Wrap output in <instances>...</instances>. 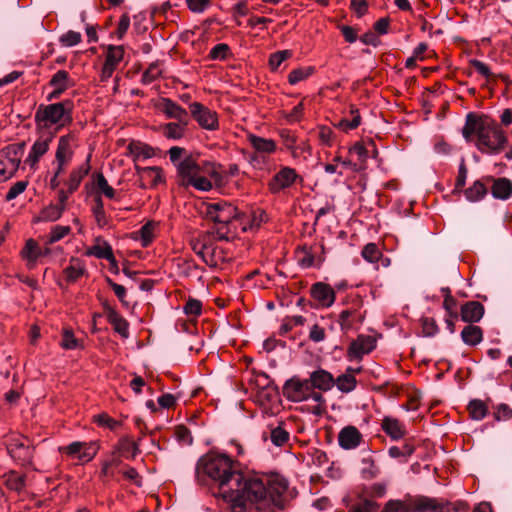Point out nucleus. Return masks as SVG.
Here are the masks:
<instances>
[{"instance_id":"f257e3e1","label":"nucleus","mask_w":512,"mask_h":512,"mask_svg":"<svg viewBox=\"0 0 512 512\" xmlns=\"http://www.w3.org/2000/svg\"><path fill=\"white\" fill-rule=\"evenodd\" d=\"M230 491L223 500L232 512H276L283 509V497L288 489V482L279 475L260 476L252 473H239Z\"/></svg>"},{"instance_id":"f03ea898","label":"nucleus","mask_w":512,"mask_h":512,"mask_svg":"<svg viewBox=\"0 0 512 512\" xmlns=\"http://www.w3.org/2000/svg\"><path fill=\"white\" fill-rule=\"evenodd\" d=\"M199 478L207 476L219 487L218 496L224 500L236 479L240 470L237 462L226 454L210 452L202 456L196 467Z\"/></svg>"},{"instance_id":"7ed1b4c3","label":"nucleus","mask_w":512,"mask_h":512,"mask_svg":"<svg viewBox=\"0 0 512 512\" xmlns=\"http://www.w3.org/2000/svg\"><path fill=\"white\" fill-rule=\"evenodd\" d=\"M73 108L74 103L69 99L56 103L40 104L34 116L36 127L40 129L55 127L58 131L70 125L73 121Z\"/></svg>"},{"instance_id":"20e7f679","label":"nucleus","mask_w":512,"mask_h":512,"mask_svg":"<svg viewBox=\"0 0 512 512\" xmlns=\"http://www.w3.org/2000/svg\"><path fill=\"white\" fill-rule=\"evenodd\" d=\"M206 215L219 226L215 233L218 240L230 241L235 237L236 229H232L231 225L239 216L237 208L226 201L209 203L206 207Z\"/></svg>"},{"instance_id":"39448f33","label":"nucleus","mask_w":512,"mask_h":512,"mask_svg":"<svg viewBox=\"0 0 512 512\" xmlns=\"http://www.w3.org/2000/svg\"><path fill=\"white\" fill-rule=\"evenodd\" d=\"M218 239L216 233H199L193 235L189 240V245L196 255L210 267H218L227 262L228 258L225 251L219 247L215 240Z\"/></svg>"},{"instance_id":"423d86ee","label":"nucleus","mask_w":512,"mask_h":512,"mask_svg":"<svg viewBox=\"0 0 512 512\" xmlns=\"http://www.w3.org/2000/svg\"><path fill=\"white\" fill-rule=\"evenodd\" d=\"M507 137L497 123L487 122L475 143L478 150L486 154H499L507 144Z\"/></svg>"},{"instance_id":"0eeeda50","label":"nucleus","mask_w":512,"mask_h":512,"mask_svg":"<svg viewBox=\"0 0 512 512\" xmlns=\"http://www.w3.org/2000/svg\"><path fill=\"white\" fill-rule=\"evenodd\" d=\"M5 445L8 454L22 466L32 464L34 446L32 442L21 434H11L6 437Z\"/></svg>"},{"instance_id":"6e6552de","label":"nucleus","mask_w":512,"mask_h":512,"mask_svg":"<svg viewBox=\"0 0 512 512\" xmlns=\"http://www.w3.org/2000/svg\"><path fill=\"white\" fill-rule=\"evenodd\" d=\"M98 450L99 445L95 441H74L67 446L59 447L60 453L72 459H77L81 464L92 461L97 455Z\"/></svg>"},{"instance_id":"1a4fd4ad","label":"nucleus","mask_w":512,"mask_h":512,"mask_svg":"<svg viewBox=\"0 0 512 512\" xmlns=\"http://www.w3.org/2000/svg\"><path fill=\"white\" fill-rule=\"evenodd\" d=\"M192 119L206 131L219 129L218 113L200 102H192L188 106Z\"/></svg>"},{"instance_id":"9d476101","label":"nucleus","mask_w":512,"mask_h":512,"mask_svg":"<svg viewBox=\"0 0 512 512\" xmlns=\"http://www.w3.org/2000/svg\"><path fill=\"white\" fill-rule=\"evenodd\" d=\"M298 180L302 181V177L294 168L283 166L267 182V188L271 194H279L291 188Z\"/></svg>"},{"instance_id":"9b49d317","label":"nucleus","mask_w":512,"mask_h":512,"mask_svg":"<svg viewBox=\"0 0 512 512\" xmlns=\"http://www.w3.org/2000/svg\"><path fill=\"white\" fill-rule=\"evenodd\" d=\"M124 48L121 45H109L105 52V61L100 73V81L107 82L124 59Z\"/></svg>"},{"instance_id":"f8f14e48","label":"nucleus","mask_w":512,"mask_h":512,"mask_svg":"<svg viewBox=\"0 0 512 512\" xmlns=\"http://www.w3.org/2000/svg\"><path fill=\"white\" fill-rule=\"evenodd\" d=\"M311 385L306 380H300L299 378H291L286 381L283 392L285 397L293 402L307 401V394L310 391Z\"/></svg>"},{"instance_id":"ddd939ff","label":"nucleus","mask_w":512,"mask_h":512,"mask_svg":"<svg viewBox=\"0 0 512 512\" xmlns=\"http://www.w3.org/2000/svg\"><path fill=\"white\" fill-rule=\"evenodd\" d=\"M155 108L163 113L167 119L176 121L189 120L188 112L185 108L168 97H161L155 103Z\"/></svg>"},{"instance_id":"4468645a","label":"nucleus","mask_w":512,"mask_h":512,"mask_svg":"<svg viewBox=\"0 0 512 512\" xmlns=\"http://www.w3.org/2000/svg\"><path fill=\"white\" fill-rule=\"evenodd\" d=\"M376 347V340L372 336L359 335L348 347L347 358L360 361L364 355L369 354Z\"/></svg>"},{"instance_id":"2eb2a0df","label":"nucleus","mask_w":512,"mask_h":512,"mask_svg":"<svg viewBox=\"0 0 512 512\" xmlns=\"http://www.w3.org/2000/svg\"><path fill=\"white\" fill-rule=\"evenodd\" d=\"M178 184L182 187H189V183H192V179L201 173V166L192 157H186L182 161L176 164Z\"/></svg>"},{"instance_id":"dca6fc26","label":"nucleus","mask_w":512,"mask_h":512,"mask_svg":"<svg viewBox=\"0 0 512 512\" xmlns=\"http://www.w3.org/2000/svg\"><path fill=\"white\" fill-rule=\"evenodd\" d=\"M75 85L74 80L65 70H58L50 79L49 86L53 90L47 95V100L52 101L60 98V96L69 88Z\"/></svg>"},{"instance_id":"f3484780","label":"nucleus","mask_w":512,"mask_h":512,"mask_svg":"<svg viewBox=\"0 0 512 512\" xmlns=\"http://www.w3.org/2000/svg\"><path fill=\"white\" fill-rule=\"evenodd\" d=\"M77 146L78 136L75 132H69L61 136L58 140L55 161L70 163L73 158L74 148Z\"/></svg>"},{"instance_id":"a211bd4d","label":"nucleus","mask_w":512,"mask_h":512,"mask_svg":"<svg viewBox=\"0 0 512 512\" xmlns=\"http://www.w3.org/2000/svg\"><path fill=\"white\" fill-rule=\"evenodd\" d=\"M363 443V435L356 426L343 427L338 434V444L344 450H354Z\"/></svg>"},{"instance_id":"6ab92c4d","label":"nucleus","mask_w":512,"mask_h":512,"mask_svg":"<svg viewBox=\"0 0 512 512\" xmlns=\"http://www.w3.org/2000/svg\"><path fill=\"white\" fill-rule=\"evenodd\" d=\"M311 297L324 308L331 307L336 299V294L333 288L324 282H316L310 289Z\"/></svg>"},{"instance_id":"aec40b11","label":"nucleus","mask_w":512,"mask_h":512,"mask_svg":"<svg viewBox=\"0 0 512 512\" xmlns=\"http://www.w3.org/2000/svg\"><path fill=\"white\" fill-rule=\"evenodd\" d=\"M317 250H320L321 253H324V245L321 244L319 246H303L297 250V260L298 264L303 268H310L313 266H320L324 257L319 256L316 257Z\"/></svg>"},{"instance_id":"412c9836","label":"nucleus","mask_w":512,"mask_h":512,"mask_svg":"<svg viewBox=\"0 0 512 512\" xmlns=\"http://www.w3.org/2000/svg\"><path fill=\"white\" fill-rule=\"evenodd\" d=\"M135 169L143 187H156L165 181L163 171L160 167L136 166Z\"/></svg>"},{"instance_id":"4be33fe9","label":"nucleus","mask_w":512,"mask_h":512,"mask_svg":"<svg viewBox=\"0 0 512 512\" xmlns=\"http://www.w3.org/2000/svg\"><path fill=\"white\" fill-rule=\"evenodd\" d=\"M16 145H8L0 150V162L10 178L15 174L20 165V157Z\"/></svg>"},{"instance_id":"5701e85b","label":"nucleus","mask_w":512,"mask_h":512,"mask_svg":"<svg viewBox=\"0 0 512 512\" xmlns=\"http://www.w3.org/2000/svg\"><path fill=\"white\" fill-rule=\"evenodd\" d=\"M308 381L312 388L327 392L333 388L335 378L330 372L324 369H318L310 374Z\"/></svg>"},{"instance_id":"b1692460","label":"nucleus","mask_w":512,"mask_h":512,"mask_svg":"<svg viewBox=\"0 0 512 512\" xmlns=\"http://www.w3.org/2000/svg\"><path fill=\"white\" fill-rule=\"evenodd\" d=\"M108 322L113 326L115 332L121 337H129V323L114 308L106 305L104 307Z\"/></svg>"},{"instance_id":"393cba45","label":"nucleus","mask_w":512,"mask_h":512,"mask_svg":"<svg viewBox=\"0 0 512 512\" xmlns=\"http://www.w3.org/2000/svg\"><path fill=\"white\" fill-rule=\"evenodd\" d=\"M189 120L168 122L160 126L161 134L169 140L182 139L187 131Z\"/></svg>"},{"instance_id":"a878e982","label":"nucleus","mask_w":512,"mask_h":512,"mask_svg":"<svg viewBox=\"0 0 512 512\" xmlns=\"http://www.w3.org/2000/svg\"><path fill=\"white\" fill-rule=\"evenodd\" d=\"M52 139L53 136L37 139L30 149L26 158V163L31 167H34L38 163L39 159L48 151Z\"/></svg>"},{"instance_id":"bb28decb","label":"nucleus","mask_w":512,"mask_h":512,"mask_svg":"<svg viewBox=\"0 0 512 512\" xmlns=\"http://www.w3.org/2000/svg\"><path fill=\"white\" fill-rule=\"evenodd\" d=\"M85 254L98 259H113V249L111 245L101 236L94 239V244L86 250Z\"/></svg>"},{"instance_id":"cd10ccee","label":"nucleus","mask_w":512,"mask_h":512,"mask_svg":"<svg viewBox=\"0 0 512 512\" xmlns=\"http://www.w3.org/2000/svg\"><path fill=\"white\" fill-rule=\"evenodd\" d=\"M484 315V306L477 301H470L461 307V319L467 323H475Z\"/></svg>"},{"instance_id":"c85d7f7f","label":"nucleus","mask_w":512,"mask_h":512,"mask_svg":"<svg viewBox=\"0 0 512 512\" xmlns=\"http://www.w3.org/2000/svg\"><path fill=\"white\" fill-rule=\"evenodd\" d=\"M90 156H88L85 163L81 164L80 166L74 168L70 175L69 179L66 182V185L68 187L69 193L75 192L79 186L84 177L89 173L90 171Z\"/></svg>"},{"instance_id":"c756f323","label":"nucleus","mask_w":512,"mask_h":512,"mask_svg":"<svg viewBox=\"0 0 512 512\" xmlns=\"http://www.w3.org/2000/svg\"><path fill=\"white\" fill-rule=\"evenodd\" d=\"M21 256L27 262V267L33 269L36 261L42 257V248L39 247L35 240L29 239L21 251Z\"/></svg>"},{"instance_id":"7c9ffc66","label":"nucleus","mask_w":512,"mask_h":512,"mask_svg":"<svg viewBox=\"0 0 512 512\" xmlns=\"http://www.w3.org/2000/svg\"><path fill=\"white\" fill-rule=\"evenodd\" d=\"M491 194L495 199H509L512 196V181L504 177L494 179Z\"/></svg>"},{"instance_id":"2f4dec72","label":"nucleus","mask_w":512,"mask_h":512,"mask_svg":"<svg viewBox=\"0 0 512 512\" xmlns=\"http://www.w3.org/2000/svg\"><path fill=\"white\" fill-rule=\"evenodd\" d=\"M487 122L475 117L473 114H468L465 125L462 129L463 137L466 141H471L472 136L476 135L477 138L480 135L481 129Z\"/></svg>"},{"instance_id":"473e14b6","label":"nucleus","mask_w":512,"mask_h":512,"mask_svg":"<svg viewBox=\"0 0 512 512\" xmlns=\"http://www.w3.org/2000/svg\"><path fill=\"white\" fill-rule=\"evenodd\" d=\"M383 431L394 440H398L405 435L404 425L396 418L385 417L382 420Z\"/></svg>"},{"instance_id":"72a5a7b5","label":"nucleus","mask_w":512,"mask_h":512,"mask_svg":"<svg viewBox=\"0 0 512 512\" xmlns=\"http://www.w3.org/2000/svg\"><path fill=\"white\" fill-rule=\"evenodd\" d=\"M250 145L259 153L272 154L276 151V143L272 139L263 138L254 134L248 136Z\"/></svg>"},{"instance_id":"f704fd0d","label":"nucleus","mask_w":512,"mask_h":512,"mask_svg":"<svg viewBox=\"0 0 512 512\" xmlns=\"http://www.w3.org/2000/svg\"><path fill=\"white\" fill-rule=\"evenodd\" d=\"M120 464L121 459L114 455L103 460L101 462L100 478L104 482L114 479L116 476V470L120 467Z\"/></svg>"},{"instance_id":"c9c22d12","label":"nucleus","mask_w":512,"mask_h":512,"mask_svg":"<svg viewBox=\"0 0 512 512\" xmlns=\"http://www.w3.org/2000/svg\"><path fill=\"white\" fill-rule=\"evenodd\" d=\"M86 273V266L78 258H71L69 265L64 269V274L69 282H75Z\"/></svg>"},{"instance_id":"e433bc0d","label":"nucleus","mask_w":512,"mask_h":512,"mask_svg":"<svg viewBox=\"0 0 512 512\" xmlns=\"http://www.w3.org/2000/svg\"><path fill=\"white\" fill-rule=\"evenodd\" d=\"M461 339L466 345L475 346L483 339V332L479 326L467 325L461 331Z\"/></svg>"},{"instance_id":"4c0bfd02","label":"nucleus","mask_w":512,"mask_h":512,"mask_svg":"<svg viewBox=\"0 0 512 512\" xmlns=\"http://www.w3.org/2000/svg\"><path fill=\"white\" fill-rule=\"evenodd\" d=\"M5 486L15 492H21L25 488V475H20L15 471H9L3 475Z\"/></svg>"},{"instance_id":"58836bf2","label":"nucleus","mask_w":512,"mask_h":512,"mask_svg":"<svg viewBox=\"0 0 512 512\" xmlns=\"http://www.w3.org/2000/svg\"><path fill=\"white\" fill-rule=\"evenodd\" d=\"M465 197L470 202H477L482 200L487 194V188L480 180H476L464 192Z\"/></svg>"},{"instance_id":"ea45409f","label":"nucleus","mask_w":512,"mask_h":512,"mask_svg":"<svg viewBox=\"0 0 512 512\" xmlns=\"http://www.w3.org/2000/svg\"><path fill=\"white\" fill-rule=\"evenodd\" d=\"M95 222L99 228H105L109 225V218L105 213L104 204L101 196L95 198V205L92 208Z\"/></svg>"},{"instance_id":"a19ab883","label":"nucleus","mask_w":512,"mask_h":512,"mask_svg":"<svg viewBox=\"0 0 512 512\" xmlns=\"http://www.w3.org/2000/svg\"><path fill=\"white\" fill-rule=\"evenodd\" d=\"M337 389L341 391L342 393H349L353 391L357 386V380L354 375L350 373H345L342 375H339L335 379V383Z\"/></svg>"},{"instance_id":"79ce46f5","label":"nucleus","mask_w":512,"mask_h":512,"mask_svg":"<svg viewBox=\"0 0 512 512\" xmlns=\"http://www.w3.org/2000/svg\"><path fill=\"white\" fill-rule=\"evenodd\" d=\"M348 153L350 157L355 156L357 158V161L355 162L362 165L361 170L366 168V162L369 157V150L364 144L360 142L355 143L352 147H350Z\"/></svg>"},{"instance_id":"37998d69","label":"nucleus","mask_w":512,"mask_h":512,"mask_svg":"<svg viewBox=\"0 0 512 512\" xmlns=\"http://www.w3.org/2000/svg\"><path fill=\"white\" fill-rule=\"evenodd\" d=\"M351 119H342L338 127L345 132L356 129L361 124V116L359 110L354 106H350Z\"/></svg>"},{"instance_id":"c03bdc74","label":"nucleus","mask_w":512,"mask_h":512,"mask_svg":"<svg viewBox=\"0 0 512 512\" xmlns=\"http://www.w3.org/2000/svg\"><path fill=\"white\" fill-rule=\"evenodd\" d=\"M313 73L314 68L312 66L294 69L288 75V82L291 85H296L297 83L310 77Z\"/></svg>"},{"instance_id":"a18cd8bd","label":"nucleus","mask_w":512,"mask_h":512,"mask_svg":"<svg viewBox=\"0 0 512 512\" xmlns=\"http://www.w3.org/2000/svg\"><path fill=\"white\" fill-rule=\"evenodd\" d=\"M289 432L282 425L271 428L270 439L275 446H282L289 440Z\"/></svg>"},{"instance_id":"49530a36","label":"nucleus","mask_w":512,"mask_h":512,"mask_svg":"<svg viewBox=\"0 0 512 512\" xmlns=\"http://www.w3.org/2000/svg\"><path fill=\"white\" fill-rule=\"evenodd\" d=\"M156 223L149 221L139 231L142 247H147L155 237Z\"/></svg>"},{"instance_id":"de8ad7c7","label":"nucleus","mask_w":512,"mask_h":512,"mask_svg":"<svg viewBox=\"0 0 512 512\" xmlns=\"http://www.w3.org/2000/svg\"><path fill=\"white\" fill-rule=\"evenodd\" d=\"M63 212L62 206L50 204L41 211L40 218L43 221H56L62 216Z\"/></svg>"},{"instance_id":"09e8293b","label":"nucleus","mask_w":512,"mask_h":512,"mask_svg":"<svg viewBox=\"0 0 512 512\" xmlns=\"http://www.w3.org/2000/svg\"><path fill=\"white\" fill-rule=\"evenodd\" d=\"M468 410L474 420H482L487 414V406L481 400H472L468 405Z\"/></svg>"},{"instance_id":"8fccbe9b","label":"nucleus","mask_w":512,"mask_h":512,"mask_svg":"<svg viewBox=\"0 0 512 512\" xmlns=\"http://www.w3.org/2000/svg\"><path fill=\"white\" fill-rule=\"evenodd\" d=\"M361 255L366 261L376 263L381 258L382 253L375 243H368L362 249Z\"/></svg>"},{"instance_id":"3c124183","label":"nucleus","mask_w":512,"mask_h":512,"mask_svg":"<svg viewBox=\"0 0 512 512\" xmlns=\"http://www.w3.org/2000/svg\"><path fill=\"white\" fill-rule=\"evenodd\" d=\"M292 56V51L290 50H282L277 51L270 55L269 58V67L272 71H276L280 65L287 59Z\"/></svg>"},{"instance_id":"603ef678","label":"nucleus","mask_w":512,"mask_h":512,"mask_svg":"<svg viewBox=\"0 0 512 512\" xmlns=\"http://www.w3.org/2000/svg\"><path fill=\"white\" fill-rule=\"evenodd\" d=\"M82 40L81 33L69 30L62 34L59 38V42L63 47H73L78 45Z\"/></svg>"},{"instance_id":"864d4df0","label":"nucleus","mask_w":512,"mask_h":512,"mask_svg":"<svg viewBox=\"0 0 512 512\" xmlns=\"http://www.w3.org/2000/svg\"><path fill=\"white\" fill-rule=\"evenodd\" d=\"M94 422L97 425L109 428L110 430H116L121 425L119 421H116L106 413L95 415Z\"/></svg>"},{"instance_id":"5fc2aeb1","label":"nucleus","mask_w":512,"mask_h":512,"mask_svg":"<svg viewBox=\"0 0 512 512\" xmlns=\"http://www.w3.org/2000/svg\"><path fill=\"white\" fill-rule=\"evenodd\" d=\"M70 231H71V228L69 226H62V225L53 226L50 231V234H49L48 243L53 244L55 242L60 241L65 236H67L70 233Z\"/></svg>"},{"instance_id":"6e6d98bb","label":"nucleus","mask_w":512,"mask_h":512,"mask_svg":"<svg viewBox=\"0 0 512 512\" xmlns=\"http://www.w3.org/2000/svg\"><path fill=\"white\" fill-rule=\"evenodd\" d=\"M129 147L136 158L148 159L154 155L153 149L148 145L138 143L130 144Z\"/></svg>"},{"instance_id":"4d7b16f0","label":"nucleus","mask_w":512,"mask_h":512,"mask_svg":"<svg viewBox=\"0 0 512 512\" xmlns=\"http://www.w3.org/2000/svg\"><path fill=\"white\" fill-rule=\"evenodd\" d=\"M97 188L108 198L112 199L115 196L114 189L108 184V181L102 173L96 175Z\"/></svg>"},{"instance_id":"13d9d810","label":"nucleus","mask_w":512,"mask_h":512,"mask_svg":"<svg viewBox=\"0 0 512 512\" xmlns=\"http://www.w3.org/2000/svg\"><path fill=\"white\" fill-rule=\"evenodd\" d=\"M355 314L354 310L346 309L341 311L338 318V323L342 331L347 332L353 327L352 316Z\"/></svg>"},{"instance_id":"bf43d9fd","label":"nucleus","mask_w":512,"mask_h":512,"mask_svg":"<svg viewBox=\"0 0 512 512\" xmlns=\"http://www.w3.org/2000/svg\"><path fill=\"white\" fill-rule=\"evenodd\" d=\"M200 166H201V173L203 172L215 180L220 179L221 165H219L215 162L204 161V162H202V164H200Z\"/></svg>"},{"instance_id":"052dcab7","label":"nucleus","mask_w":512,"mask_h":512,"mask_svg":"<svg viewBox=\"0 0 512 512\" xmlns=\"http://www.w3.org/2000/svg\"><path fill=\"white\" fill-rule=\"evenodd\" d=\"M378 504L370 499H363L356 505H354L350 512H376L378 509Z\"/></svg>"},{"instance_id":"680f3d73","label":"nucleus","mask_w":512,"mask_h":512,"mask_svg":"<svg viewBox=\"0 0 512 512\" xmlns=\"http://www.w3.org/2000/svg\"><path fill=\"white\" fill-rule=\"evenodd\" d=\"M189 186H192L199 191L206 192L212 189V182L205 176H202L201 173H198L192 179V183H189Z\"/></svg>"},{"instance_id":"e2e57ef3","label":"nucleus","mask_w":512,"mask_h":512,"mask_svg":"<svg viewBox=\"0 0 512 512\" xmlns=\"http://www.w3.org/2000/svg\"><path fill=\"white\" fill-rule=\"evenodd\" d=\"M185 314L197 317L202 312V303L197 299H189L183 307Z\"/></svg>"},{"instance_id":"0e129e2a","label":"nucleus","mask_w":512,"mask_h":512,"mask_svg":"<svg viewBox=\"0 0 512 512\" xmlns=\"http://www.w3.org/2000/svg\"><path fill=\"white\" fill-rule=\"evenodd\" d=\"M443 308L446 311V316L458 318L457 301L452 295H445Z\"/></svg>"},{"instance_id":"69168bd1","label":"nucleus","mask_w":512,"mask_h":512,"mask_svg":"<svg viewBox=\"0 0 512 512\" xmlns=\"http://www.w3.org/2000/svg\"><path fill=\"white\" fill-rule=\"evenodd\" d=\"M28 182L27 181H17L14 183L9 191L7 192L5 199L6 201H11L15 198H17L20 194H22L26 188H27Z\"/></svg>"},{"instance_id":"338daca9","label":"nucleus","mask_w":512,"mask_h":512,"mask_svg":"<svg viewBox=\"0 0 512 512\" xmlns=\"http://www.w3.org/2000/svg\"><path fill=\"white\" fill-rule=\"evenodd\" d=\"M186 4L192 13L201 14L211 5V0H186Z\"/></svg>"},{"instance_id":"774afa93","label":"nucleus","mask_w":512,"mask_h":512,"mask_svg":"<svg viewBox=\"0 0 512 512\" xmlns=\"http://www.w3.org/2000/svg\"><path fill=\"white\" fill-rule=\"evenodd\" d=\"M439 331L438 325L433 318L425 317L422 319V332L425 336L432 337Z\"/></svg>"}]
</instances>
